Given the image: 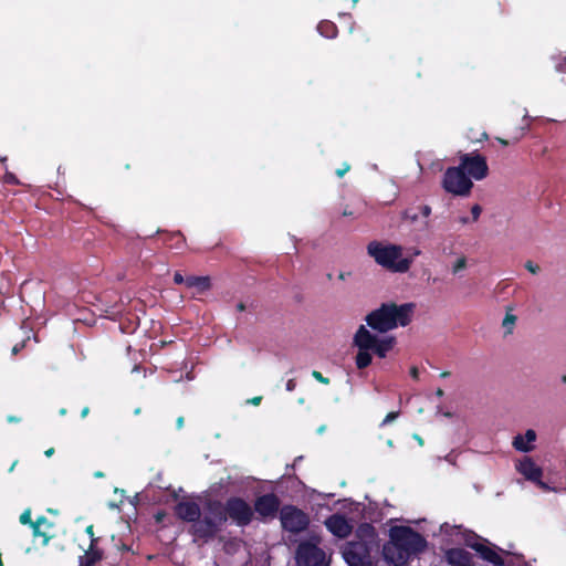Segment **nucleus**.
I'll return each mask as SVG.
<instances>
[{
	"instance_id": "1",
	"label": "nucleus",
	"mask_w": 566,
	"mask_h": 566,
	"mask_svg": "<svg viewBox=\"0 0 566 566\" xmlns=\"http://www.w3.org/2000/svg\"><path fill=\"white\" fill-rule=\"evenodd\" d=\"M416 305L405 303L397 305L394 302L382 303L380 307L371 311L365 318L367 325L379 333H387L398 326L410 324Z\"/></svg>"
},
{
	"instance_id": "2",
	"label": "nucleus",
	"mask_w": 566,
	"mask_h": 566,
	"mask_svg": "<svg viewBox=\"0 0 566 566\" xmlns=\"http://www.w3.org/2000/svg\"><path fill=\"white\" fill-rule=\"evenodd\" d=\"M223 503L219 500H208L203 505V516L191 524L189 534L193 536V541L209 543L214 539L223 525L227 523V516L223 512Z\"/></svg>"
},
{
	"instance_id": "3",
	"label": "nucleus",
	"mask_w": 566,
	"mask_h": 566,
	"mask_svg": "<svg viewBox=\"0 0 566 566\" xmlns=\"http://www.w3.org/2000/svg\"><path fill=\"white\" fill-rule=\"evenodd\" d=\"M367 253L378 265L395 273L408 272L412 263L410 259L402 258V248L400 245L386 244L377 240L368 243Z\"/></svg>"
},
{
	"instance_id": "4",
	"label": "nucleus",
	"mask_w": 566,
	"mask_h": 566,
	"mask_svg": "<svg viewBox=\"0 0 566 566\" xmlns=\"http://www.w3.org/2000/svg\"><path fill=\"white\" fill-rule=\"evenodd\" d=\"M390 538L411 557L423 552L426 538L409 526H395L390 530Z\"/></svg>"
},
{
	"instance_id": "5",
	"label": "nucleus",
	"mask_w": 566,
	"mask_h": 566,
	"mask_svg": "<svg viewBox=\"0 0 566 566\" xmlns=\"http://www.w3.org/2000/svg\"><path fill=\"white\" fill-rule=\"evenodd\" d=\"M354 345L361 349H371L378 357L385 358L395 345V337L378 338L364 325H360L354 335Z\"/></svg>"
},
{
	"instance_id": "6",
	"label": "nucleus",
	"mask_w": 566,
	"mask_h": 566,
	"mask_svg": "<svg viewBox=\"0 0 566 566\" xmlns=\"http://www.w3.org/2000/svg\"><path fill=\"white\" fill-rule=\"evenodd\" d=\"M464 544L467 547L475 551L483 560L492 564L493 566L505 565L504 558L496 552V549L505 554H507V552L495 545H491L486 538L479 536L476 533L472 531L468 532L464 536Z\"/></svg>"
},
{
	"instance_id": "7",
	"label": "nucleus",
	"mask_w": 566,
	"mask_h": 566,
	"mask_svg": "<svg viewBox=\"0 0 566 566\" xmlns=\"http://www.w3.org/2000/svg\"><path fill=\"white\" fill-rule=\"evenodd\" d=\"M222 512L227 516V521L231 520L237 526L245 527L250 525L254 518L252 506L240 496H230L223 503Z\"/></svg>"
},
{
	"instance_id": "8",
	"label": "nucleus",
	"mask_w": 566,
	"mask_h": 566,
	"mask_svg": "<svg viewBox=\"0 0 566 566\" xmlns=\"http://www.w3.org/2000/svg\"><path fill=\"white\" fill-rule=\"evenodd\" d=\"M442 188L453 196L467 197L471 193L473 181L460 166L449 167L443 174Z\"/></svg>"
},
{
	"instance_id": "9",
	"label": "nucleus",
	"mask_w": 566,
	"mask_h": 566,
	"mask_svg": "<svg viewBox=\"0 0 566 566\" xmlns=\"http://www.w3.org/2000/svg\"><path fill=\"white\" fill-rule=\"evenodd\" d=\"M280 521L283 530L292 534L302 533L310 525L308 515L294 505H284L281 509Z\"/></svg>"
},
{
	"instance_id": "10",
	"label": "nucleus",
	"mask_w": 566,
	"mask_h": 566,
	"mask_svg": "<svg viewBox=\"0 0 566 566\" xmlns=\"http://www.w3.org/2000/svg\"><path fill=\"white\" fill-rule=\"evenodd\" d=\"M295 558L297 566H329L325 552L310 541L298 544Z\"/></svg>"
},
{
	"instance_id": "11",
	"label": "nucleus",
	"mask_w": 566,
	"mask_h": 566,
	"mask_svg": "<svg viewBox=\"0 0 566 566\" xmlns=\"http://www.w3.org/2000/svg\"><path fill=\"white\" fill-rule=\"evenodd\" d=\"M374 548L365 543L348 542L343 549V557L348 566H375L371 557Z\"/></svg>"
},
{
	"instance_id": "12",
	"label": "nucleus",
	"mask_w": 566,
	"mask_h": 566,
	"mask_svg": "<svg viewBox=\"0 0 566 566\" xmlns=\"http://www.w3.org/2000/svg\"><path fill=\"white\" fill-rule=\"evenodd\" d=\"M459 166L472 180H482L489 175L486 158L479 153L462 154Z\"/></svg>"
},
{
	"instance_id": "13",
	"label": "nucleus",
	"mask_w": 566,
	"mask_h": 566,
	"mask_svg": "<svg viewBox=\"0 0 566 566\" xmlns=\"http://www.w3.org/2000/svg\"><path fill=\"white\" fill-rule=\"evenodd\" d=\"M252 509L258 514L259 520H272L282 509L281 500L275 493H265L255 499Z\"/></svg>"
},
{
	"instance_id": "14",
	"label": "nucleus",
	"mask_w": 566,
	"mask_h": 566,
	"mask_svg": "<svg viewBox=\"0 0 566 566\" xmlns=\"http://www.w3.org/2000/svg\"><path fill=\"white\" fill-rule=\"evenodd\" d=\"M516 470L524 475L526 480L536 483L544 490L548 489V486L542 481L543 470L531 458L525 457L520 461L516 465Z\"/></svg>"
},
{
	"instance_id": "15",
	"label": "nucleus",
	"mask_w": 566,
	"mask_h": 566,
	"mask_svg": "<svg viewBox=\"0 0 566 566\" xmlns=\"http://www.w3.org/2000/svg\"><path fill=\"white\" fill-rule=\"evenodd\" d=\"M326 528L338 538H346L353 530L345 515L335 513L328 516L324 522Z\"/></svg>"
},
{
	"instance_id": "16",
	"label": "nucleus",
	"mask_w": 566,
	"mask_h": 566,
	"mask_svg": "<svg viewBox=\"0 0 566 566\" xmlns=\"http://www.w3.org/2000/svg\"><path fill=\"white\" fill-rule=\"evenodd\" d=\"M382 555L385 559L394 566H406L411 556L403 552L391 538L384 545Z\"/></svg>"
},
{
	"instance_id": "17",
	"label": "nucleus",
	"mask_w": 566,
	"mask_h": 566,
	"mask_svg": "<svg viewBox=\"0 0 566 566\" xmlns=\"http://www.w3.org/2000/svg\"><path fill=\"white\" fill-rule=\"evenodd\" d=\"M444 559L450 566H475L473 555L461 547L447 549L444 552Z\"/></svg>"
},
{
	"instance_id": "18",
	"label": "nucleus",
	"mask_w": 566,
	"mask_h": 566,
	"mask_svg": "<svg viewBox=\"0 0 566 566\" xmlns=\"http://www.w3.org/2000/svg\"><path fill=\"white\" fill-rule=\"evenodd\" d=\"M175 514L178 518L196 524L201 516L200 506L193 501H180L175 506Z\"/></svg>"
},
{
	"instance_id": "19",
	"label": "nucleus",
	"mask_w": 566,
	"mask_h": 566,
	"mask_svg": "<svg viewBox=\"0 0 566 566\" xmlns=\"http://www.w3.org/2000/svg\"><path fill=\"white\" fill-rule=\"evenodd\" d=\"M356 539L353 542L365 543L367 546L377 547V533L375 527L369 523H361L356 530Z\"/></svg>"
},
{
	"instance_id": "20",
	"label": "nucleus",
	"mask_w": 566,
	"mask_h": 566,
	"mask_svg": "<svg viewBox=\"0 0 566 566\" xmlns=\"http://www.w3.org/2000/svg\"><path fill=\"white\" fill-rule=\"evenodd\" d=\"M97 538L91 541L88 549L83 556H80L78 566H94L97 562L103 559V551L96 547Z\"/></svg>"
},
{
	"instance_id": "21",
	"label": "nucleus",
	"mask_w": 566,
	"mask_h": 566,
	"mask_svg": "<svg viewBox=\"0 0 566 566\" xmlns=\"http://www.w3.org/2000/svg\"><path fill=\"white\" fill-rule=\"evenodd\" d=\"M536 440V432L533 429L526 430L525 434H517L513 440V447L521 452H530L534 449L532 444Z\"/></svg>"
},
{
	"instance_id": "22",
	"label": "nucleus",
	"mask_w": 566,
	"mask_h": 566,
	"mask_svg": "<svg viewBox=\"0 0 566 566\" xmlns=\"http://www.w3.org/2000/svg\"><path fill=\"white\" fill-rule=\"evenodd\" d=\"M186 286L188 289H195L197 293L201 294L211 289V279L208 275H189L186 277Z\"/></svg>"
},
{
	"instance_id": "23",
	"label": "nucleus",
	"mask_w": 566,
	"mask_h": 566,
	"mask_svg": "<svg viewBox=\"0 0 566 566\" xmlns=\"http://www.w3.org/2000/svg\"><path fill=\"white\" fill-rule=\"evenodd\" d=\"M317 31L319 32L321 35L327 39H334L338 34L337 25L329 20L321 21L317 25Z\"/></svg>"
},
{
	"instance_id": "24",
	"label": "nucleus",
	"mask_w": 566,
	"mask_h": 566,
	"mask_svg": "<svg viewBox=\"0 0 566 566\" xmlns=\"http://www.w3.org/2000/svg\"><path fill=\"white\" fill-rule=\"evenodd\" d=\"M165 244H167L169 248L179 250L185 244V238L180 232H174L169 233L164 239Z\"/></svg>"
},
{
	"instance_id": "25",
	"label": "nucleus",
	"mask_w": 566,
	"mask_h": 566,
	"mask_svg": "<svg viewBox=\"0 0 566 566\" xmlns=\"http://www.w3.org/2000/svg\"><path fill=\"white\" fill-rule=\"evenodd\" d=\"M371 349H361V348H358V353L356 355V358H355V361H356V366L358 369H365L367 368L370 364H371V355H370V352Z\"/></svg>"
},
{
	"instance_id": "26",
	"label": "nucleus",
	"mask_w": 566,
	"mask_h": 566,
	"mask_svg": "<svg viewBox=\"0 0 566 566\" xmlns=\"http://www.w3.org/2000/svg\"><path fill=\"white\" fill-rule=\"evenodd\" d=\"M32 534L34 537H42L43 538V545H46L49 541L51 539V536H49L46 533L42 532L40 530V526L36 524L31 523Z\"/></svg>"
},
{
	"instance_id": "27",
	"label": "nucleus",
	"mask_w": 566,
	"mask_h": 566,
	"mask_svg": "<svg viewBox=\"0 0 566 566\" xmlns=\"http://www.w3.org/2000/svg\"><path fill=\"white\" fill-rule=\"evenodd\" d=\"M1 180L6 185H20V180L18 179V177L13 172L8 170H6L2 175Z\"/></svg>"
},
{
	"instance_id": "28",
	"label": "nucleus",
	"mask_w": 566,
	"mask_h": 566,
	"mask_svg": "<svg viewBox=\"0 0 566 566\" xmlns=\"http://www.w3.org/2000/svg\"><path fill=\"white\" fill-rule=\"evenodd\" d=\"M467 268V258L465 256H461L459 258L453 266H452V272L453 274H457L459 273L461 270H464Z\"/></svg>"
},
{
	"instance_id": "29",
	"label": "nucleus",
	"mask_w": 566,
	"mask_h": 566,
	"mask_svg": "<svg viewBox=\"0 0 566 566\" xmlns=\"http://www.w3.org/2000/svg\"><path fill=\"white\" fill-rule=\"evenodd\" d=\"M516 316L513 314H506L503 319V326L507 328V333L512 332V326L515 324Z\"/></svg>"
},
{
	"instance_id": "30",
	"label": "nucleus",
	"mask_w": 566,
	"mask_h": 566,
	"mask_svg": "<svg viewBox=\"0 0 566 566\" xmlns=\"http://www.w3.org/2000/svg\"><path fill=\"white\" fill-rule=\"evenodd\" d=\"M20 523L23 524V525H31V523H33V521L31 520V511L30 510H25L21 515H20V518H19Z\"/></svg>"
},
{
	"instance_id": "31",
	"label": "nucleus",
	"mask_w": 566,
	"mask_h": 566,
	"mask_svg": "<svg viewBox=\"0 0 566 566\" xmlns=\"http://www.w3.org/2000/svg\"><path fill=\"white\" fill-rule=\"evenodd\" d=\"M398 417H399V411L388 412L387 416L384 418L380 426H386V424L392 422L394 420H396Z\"/></svg>"
},
{
	"instance_id": "32",
	"label": "nucleus",
	"mask_w": 566,
	"mask_h": 566,
	"mask_svg": "<svg viewBox=\"0 0 566 566\" xmlns=\"http://www.w3.org/2000/svg\"><path fill=\"white\" fill-rule=\"evenodd\" d=\"M482 212V208L480 205H473L471 208L472 221L475 222L479 220Z\"/></svg>"
},
{
	"instance_id": "33",
	"label": "nucleus",
	"mask_w": 566,
	"mask_h": 566,
	"mask_svg": "<svg viewBox=\"0 0 566 566\" xmlns=\"http://www.w3.org/2000/svg\"><path fill=\"white\" fill-rule=\"evenodd\" d=\"M312 376H313L314 379H316L321 384H324V385H328L329 384V378L323 376V374L317 371V370H313L312 371Z\"/></svg>"
},
{
	"instance_id": "34",
	"label": "nucleus",
	"mask_w": 566,
	"mask_h": 566,
	"mask_svg": "<svg viewBox=\"0 0 566 566\" xmlns=\"http://www.w3.org/2000/svg\"><path fill=\"white\" fill-rule=\"evenodd\" d=\"M525 269L530 271L532 274H537L539 272V266L532 261H527L525 263Z\"/></svg>"
},
{
	"instance_id": "35",
	"label": "nucleus",
	"mask_w": 566,
	"mask_h": 566,
	"mask_svg": "<svg viewBox=\"0 0 566 566\" xmlns=\"http://www.w3.org/2000/svg\"><path fill=\"white\" fill-rule=\"evenodd\" d=\"M174 283L175 284H185L186 285V277L182 276L180 272H175L174 274Z\"/></svg>"
},
{
	"instance_id": "36",
	"label": "nucleus",
	"mask_w": 566,
	"mask_h": 566,
	"mask_svg": "<svg viewBox=\"0 0 566 566\" xmlns=\"http://www.w3.org/2000/svg\"><path fill=\"white\" fill-rule=\"evenodd\" d=\"M349 169H350V166L345 163L342 168L336 170V176L342 178Z\"/></svg>"
},
{
	"instance_id": "37",
	"label": "nucleus",
	"mask_w": 566,
	"mask_h": 566,
	"mask_svg": "<svg viewBox=\"0 0 566 566\" xmlns=\"http://www.w3.org/2000/svg\"><path fill=\"white\" fill-rule=\"evenodd\" d=\"M420 212H421L422 217L428 218L430 216V213H431L430 206H428V205L421 206L420 207Z\"/></svg>"
},
{
	"instance_id": "38",
	"label": "nucleus",
	"mask_w": 566,
	"mask_h": 566,
	"mask_svg": "<svg viewBox=\"0 0 566 566\" xmlns=\"http://www.w3.org/2000/svg\"><path fill=\"white\" fill-rule=\"evenodd\" d=\"M296 387V381L295 379H289L287 382H286V390L287 391H293Z\"/></svg>"
},
{
	"instance_id": "39",
	"label": "nucleus",
	"mask_w": 566,
	"mask_h": 566,
	"mask_svg": "<svg viewBox=\"0 0 566 566\" xmlns=\"http://www.w3.org/2000/svg\"><path fill=\"white\" fill-rule=\"evenodd\" d=\"M410 376H411L413 379L418 380V378H419V369H418V367L412 366V367L410 368Z\"/></svg>"
},
{
	"instance_id": "40",
	"label": "nucleus",
	"mask_w": 566,
	"mask_h": 566,
	"mask_svg": "<svg viewBox=\"0 0 566 566\" xmlns=\"http://www.w3.org/2000/svg\"><path fill=\"white\" fill-rule=\"evenodd\" d=\"M44 523H48V518L45 516H39L35 521H33V524H36L39 526H41Z\"/></svg>"
},
{
	"instance_id": "41",
	"label": "nucleus",
	"mask_w": 566,
	"mask_h": 566,
	"mask_svg": "<svg viewBox=\"0 0 566 566\" xmlns=\"http://www.w3.org/2000/svg\"><path fill=\"white\" fill-rule=\"evenodd\" d=\"M262 401V397L261 396H256V397H253L249 400L250 403L254 405V406H259Z\"/></svg>"
},
{
	"instance_id": "42",
	"label": "nucleus",
	"mask_w": 566,
	"mask_h": 566,
	"mask_svg": "<svg viewBox=\"0 0 566 566\" xmlns=\"http://www.w3.org/2000/svg\"><path fill=\"white\" fill-rule=\"evenodd\" d=\"M185 418L182 416L178 417L176 420L177 429H181L184 427Z\"/></svg>"
},
{
	"instance_id": "43",
	"label": "nucleus",
	"mask_w": 566,
	"mask_h": 566,
	"mask_svg": "<svg viewBox=\"0 0 566 566\" xmlns=\"http://www.w3.org/2000/svg\"><path fill=\"white\" fill-rule=\"evenodd\" d=\"M85 532H86V534H87V535H90L91 541H92L93 538H95V537H94V530H93V525H88V526L86 527Z\"/></svg>"
},
{
	"instance_id": "44",
	"label": "nucleus",
	"mask_w": 566,
	"mask_h": 566,
	"mask_svg": "<svg viewBox=\"0 0 566 566\" xmlns=\"http://www.w3.org/2000/svg\"><path fill=\"white\" fill-rule=\"evenodd\" d=\"M496 140H497L501 145H503V146H509V145L511 144V143H510V140L504 139V138H501V137H496Z\"/></svg>"
},
{
	"instance_id": "45",
	"label": "nucleus",
	"mask_w": 566,
	"mask_h": 566,
	"mask_svg": "<svg viewBox=\"0 0 566 566\" xmlns=\"http://www.w3.org/2000/svg\"><path fill=\"white\" fill-rule=\"evenodd\" d=\"M90 413V408L86 406L81 411V417L85 418Z\"/></svg>"
},
{
	"instance_id": "46",
	"label": "nucleus",
	"mask_w": 566,
	"mask_h": 566,
	"mask_svg": "<svg viewBox=\"0 0 566 566\" xmlns=\"http://www.w3.org/2000/svg\"><path fill=\"white\" fill-rule=\"evenodd\" d=\"M8 422H19L20 421V418L15 417V416H9L7 418Z\"/></svg>"
},
{
	"instance_id": "47",
	"label": "nucleus",
	"mask_w": 566,
	"mask_h": 566,
	"mask_svg": "<svg viewBox=\"0 0 566 566\" xmlns=\"http://www.w3.org/2000/svg\"><path fill=\"white\" fill-rule=\"evenodd\" d=\"M53 453H54V448H50V449H48V450L44 452V454H45L46 457H51Z\"/></svg>"
},
{
	"instance_id": "48",
	"label": "nucleus",
	"mask_w": 566,
	"mask_h": 566,
	"mask_svg": "<svg viewBox=\"0 0 566 566\" xmlns=\"http://www.w3.org/2000/svg\"><path fill=\"white\" fill-rule=\"evenodd\" d=\"M459 221H460L462 224H467L470 220H469V218H468V217H461V218L459 219Z\"/></svg>"
},
{
	"instance_id": "49",
	"label": "nucleus",
	"mask_w": 566,
	"mask_h": 566,
	"mask_svg": "<svg viewBox=\"0 0 566 566\" xmlns=\"http://www.w3.org/2000/svg\"><path fill=\"white\" fill-rule=\"evenodd\" d=\"M237 308H238V311L242 312V311H244V310H245V305H244L243 303H239V304L237 305Z\"/></svg>"
},
{
	"instance_id": "50",
	"label": "nucleus",
	"mask_w": 566,
	"mask_h": 566,
	"mask_svg": "<svg viewBox=\"0 0 566 566\" xmlns=\"http://www.w3.org/2000/svg\"><path fill=\"white\" fill-rule=\"evenodd\" d=\"M415 439L419 442L420 446L423 444V440H422V438L420 436L415 434Z\"/></svg>"
},
{
	"instance_id": "51",
	"label": "nucleus",
	"mask_w": 566,
	"mask_h": 566,
	"mask_svg": "<svg viewBox=\"0 0 566 566\" xmlns=\"http://www.w3.org/2000/svg\"><path fill=\"white\" fill-rule=\"evenodd\" d=\"M436 395L438 397H442L444 395L443 390L441 388H438L437 391H436Z\"/></svg>"
},
{
	"instance_id": "52",
	"label": "nucleus",
	"mask_w": 566,
	"mask_h": 566,
	"mask_svg": "<svg viewBox=\"0 0 566 566\" xmlns=\"http://www.w3.org/2000/svg\"><path fill=\"white\" fill-rule=\"evenodd\" d=\"M483 139H488V134L486 133H482L481 138H476L478 142H481Z\"/></svg>"
},
{
	"instance_id": "53",
	"label": "nucleus",
	"mask_w": 566,
	"mask_h": 566,
	"mask_svg": "<svg viewBox=\"0 0 566 566\" xmlns=\"http://www.w3.org/2000/svg\"><path fill=\"white\" fill-rule=\"evenodd\" d=\"M343 216H345V217H350V216H353V212H352V211H348L347 209H345V210L343 211Z\"/></svg>"
},
{
	"instance_id": "54",
	"label": "nucleus",
	"mask_w": 566,
	"mask_h": 566,
	"mask_svg": "<svg viewBox=\"0 0 566 566\" xmlns=\"http://www.w3.org/2000/svg\"><path fill=\"white\" fill-rule=\"evenodd\" d=\"M449 376H450V371H442L440 374V377H442V378H446V377H449Z\"/></svg>"
},
{
	"instance_id": "55",
	"label": "nucleus",
	"mask_w": 566,
	"mask_h": 566,
	"mask_svg": "<svg viewBox=\"0 0 566 566\" xmlns=\"http://www.w3.org/2000/svg\"><path fill=\"white\" fill-rule=\"evenodd\" d=\"M338 279H339V280H342V281H343V280H345V279H346V273L340 272V273L338 274Z\"/></svg>"
},
{
	"instance_id": "56",
	"label": "nucleus",
	"mask_w": 566,
	"mask_h": 566,
	"mask_svg": "<svg viewBox=\"0 0 566 566\" xmlns=\"http://www.w3.org/2000/svg\"><path fill=\"white\" fill-rule=\"evenodd\" d=\"M60 415H61V416L66 415V409H65V408L60 409Z\"/></svg>"
},
{
	"instance_id": "57",
	"label": "nucleus",
	"mask_w": 566,
	"mask_h": 566,
	"mask_svg": "<svg viewBox=\"0 0 566 566\" xmlns=\"http://www.w3.org/2000/svg\"><path fill=\"white\" fill-rule=\"evenodd\" d=\"M128 549H129V547H128L127 545H125V544H124V545L122 546V551H128Z\"/></svg>"
},
{
	"instance_id": "58",
	"label": "nucleus",
	"mask_w": 566,
	"mask_h": 566,
	"mask_svg": "<svg viewBox=\"0 0 566 566\" xmlns=\"http://www.w3.org/2000/svg\"><path fill=\"white\" fill-rule=\"evenodd\" d=\"M15 464H17V462H14V463L11 465V468H10V470H9L10 472H11V471H13V470L15 469Z\"/></svg>"
},
{
	"instance_id": "59",
	"label": "nucleus",
	"mask_w": 566,
	"mask_h": 566,
	"mask_svg": "<svg viewBox=\"0 0 566 566\" xmlns=\"http://www.w3.org/2000/svg\"><path fill=\"white\" fill-rule=\"evenodd\" d=\"M15 464H17V462H14V463L11 465V468H10V470H9L10 472H11V471H13V470L15 469Z\"/></svg>"
},
{
	"instance_id": "60",
	"label": "nucleus",
	"mask_w": 566,
	"mask_h": 566,
	"mask_svg": "<svg viewBox=\"0 0 566 566\" xmlns=\"http://www.w3.org/2000/svg\"><path fill=\"white\" fill-rule=\"evenodd\" d=\"M103 475H104V474H103L102 472H96V473H95V476H97V478H101V476H103Z\"/></svg>"
},
{
	"instance_id": "61",
	"label": "nucleus",
	"mask_w": 566,
	"mask_h": 566,
	"mask_svg": "<svg viewBox=\"0 0 566 566\" xmlns=\"http://www.w3.org/2000/svg\"><path fill=\"white\" fill-rule=\"evenodd\" d=\"M18 350H19V349H18V347H17V346H14V347H13V349H12L13 354H17V353H18Z\"/></svg>"
},
{
	"instance_id": "62",
	"label": "nucleus",
	"mask_w": 566,
	"mask_h": 566,
	"mask_svg": "<svg viewBox=\"0 0 566 566\" xmlns=\"http://www.w3.org/2000/svg\"><path fill=\"white\" fill-rule=\"evenodd\" d=\"M562 381H563L564 384H566V375H564V376L562 377Z\"/></svg>"
},
{
	"instance_id": "63",
	"label": "nucleus",
	"mask_w": 566,
	"mask_h": 566,
	"mask_svg": "<svg viewBox=\"0 0 566 566\" xmlns=\"http://www.w3.org/2000/svg\"><path fill=\"white\" fill-rule=\"evenodd\" d=\"M135 413H136V415L140 413V408H137V409L135 410Z\"/></svg>"
}]
</instances>
